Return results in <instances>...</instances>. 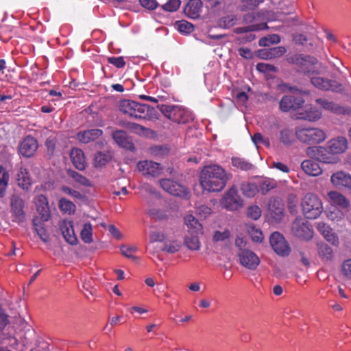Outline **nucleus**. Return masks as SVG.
<instances>
[{"label": "nucleus", "mask_w": 351, "mask_h": 351, "mask_svg": "<svg viewBox=\"0 0 351 351\" xmlns=\"http://www.w3.org/2000/svg\"><path fill=\"white\" fill-rule=\"evenodd\" d=\"M230 178L220 166L213 165L205 167L201 171L199 182L203 190L208 192H219L222 191Z\"/></svg>", "instance_id": "f257e3e1"}, {"label": "nucleus", "mask_w": 351, "mask_h": 351, "mask_svg": "<svg viewBox=\"0 0 351 351\" xmlns=\"http://www.w3.org/2000/svg\"><path fill=\"white\" fill-rule=\"evenodd\" d=\"M120 111L130 118L154 121L158 119V112L152 106L134 100L123 99L119 101Z\"/></svg>", "instance_id": "f03ea898"}, {"label": "nucleus", "mask_w": 351, "mask_h": 351, "mask_svg": "<svg viewBox=\"0 0 351 351\" xmlns=\"http://www.w3.org/2000/svg\"><path fill=\"white\" fill-rule=\"evenodd\" d=\"M158 108L167 118L178 123L184 124L194 119L193 113L182 106L162 104Z\"/></svg>", "instance_id": "7ed1b4c3"}, {"label": "nucleus", "mask_w": 351, "mask_h": 351, "mask_svg": "<svg viewBox=\"0 0 351 351\" xmlns=\"http://www.w3.org/2000/svg\"><path fill=\"white\" fill-rule=\"evenodd\" d=\"M295 135L299 141L309 145L318 144L326 139L325 132L317 128L297 126Z\"/></svg>", "instance_id": "20e7f679"}, {"label": "nucleus", "mask_w": 351, "mask_h": 351, "mask_svg": "<svg viewBox=\"0 0 351 351\" xmlns=\"http://www.w3.org/2000/svg\"><path fill=\"white\" fill-rule=\"evenodd\" d=\"M290 63L295 64L298 71L308 75L319 73L317 60L310 56L295 54L288 58Z\"/></svg>", "instance_id": "39448f33"}, {"label": "nucleus", "mask_w": 351, "mask_h": 351, "mask_svg": "<svg viewBox=\"0 0 351 351\" xmlns=\"http://www.w3.org/2000/svg\"><path fill=\"white\" fill-rule=\"evenodd\" d=\"M302 211L307 219L317 218L322 213L323 206L319 198L313 193H307L302 201Z\"/></svg>", "instance_id": "423d86ee"}, {"label": "nucleus", "mask_w": 351, "mask_h": 351, "mask_svg": "<svg viewBox=\"0 0 351 351\" xmlns=\"http://www.w3.org/2000/svg\"><path fill=\"white\" fill-rule=\"evenodd\" d=\"M179 180L173 178H163L159 180L160 187L167 193L182 198H187L189 191L187 187L180 184Z\"/></svg>", "instance_id": "0eeeda50"}, {"label": "nucleus", "mask_w": 351, "mask_h": 351, "mask_svg": "<svg viewBox=\"0 0 351 351\" xmlns=\"http://www.w3.org/2000/svg\"><path fill=\"white\" fill-rule=\"evenodd\" d=\"M306 154L310 157L314 158L317 160L324 163L335 164L338 162L337 157L334 156L328 147H308L306 150Z\"/></svg>", "instance_id": "6e6552de"}, {"label": "nucleus", "mask_w": 351, "mask_h": 351, "mask_svg": "<svg viewBox=\"0 0 351 351\" xmlns=\"http://www.w3.org/2000/svg\"><path fill=\"white\" fill-rule=\"evenodd\" d=\"M221 205L228 210H237L243 206V200L234 186L226 193L221 200Z\"/></svg>", "instance_id": "1a4fd4ad"}, {"label": "nucleus", "mask_w": 351, "mask_h": 351, "mask_svg": "<svg viewBox=\"0 0 351 351\" xmlns=\"http://www.w3.org/2000/svg\"><path fill=\"white\" fill-rule=\"evenodd\" d=\"M270 245L274 252L281 256H287L290 254L291 248L282 234L278 232H273L270 236Z\"/></svg>", "instance_id": "9d476101"}, {"label": "nucleus", "mask_w": 351, "mask_h": 351, "mask_svg": "<svg viewBox=\"0 0 351 351\" xmlns=\"http://www.w3.org/2000/svg\"><path fill=\"white\" fill-rule=\"evenodd\" d=\"M291 232L295 237L306 240L311 239L313 234L308 222L302 218H297L292 223Z\"/></svg>", "instance_id": "9b49d317"}, {"label": "nucleus", "mask_w": 351, "mask_h": 351, "mask_svg": "<svg viewBox=\"0 0 351 351\" xmlns=\"http://www.w3.org/2000/svg\"><path fill=\"white\" fill-rule=\"evenodd\" d=\"M311 84L316 88L322 90H331L333 92H341L343 90L341 84L336 80H332L319 76L310 77Z\"/></svg>", "instance_id": "f8f14e48"}, {"label": "nucleus", "mask_w": 351, "mask_h": 351, "mask_svg": "<svg viewBox=\"0 0 351 351\" xmlns=\"http://www.w3.org/2000/svg\"><path fill=\"white\" fill-rule=\"evenodd\" d=\"M304 102L300 95H290L284 96L280 102V108L283 112L297 110L302 107Z\"/></svg>", "instance_id": "ddd939ff"}, {"label": "nucleus", "mask_w": 351, "mask_h": 351, "mask_svg": "<svg viewBox=\"0 0 351 351\" xmlns=\"http://www.w3.org/2000/svg\"><path fill=\"white\" fill-rule=\"evenodd\" d=\"M240 263L245 267L254 270L260 263V259L257 255L249 250L239 252Z\"/></svg>", "instance_id": "4468645a"}, {"label": "nucleus", "mask_w": 351, "mask_h": 351, "mask_svg": "<svg viewBox=\"0 0 351 351\" xmlns=\"http://www.w3.org/2000/svg\"><path fill=\"white\" fill-rule=\"evenodd\" d=\"M60 230L64 240L72 245L78 243L77 237L74 232L73 222L69 220H63L59 224Z\"/></svg>", "instance_id": "2eb2a0df"}, {"label": "nucleus", "mask_w": 351, "mask_h": 351, "mask_svg": "<svg viewBox=\"0 0 351 351\" xmlns=\"http://www.w3.org/2000/svg\"><path fill=\"white\" fill-rule=\"evenodd\" d=\"M268 211L274 221H280L284 213V204L282 199L278 197L271 198L268 204Z\"/></svg>", "instance_id": "dca6fc26"}, {"label": "nucleus", "mask_w": 351, "mask_h": 351, "mask_svg": "<svg viewBox=\"0 0 351 351\" xmlns=\"http://www.w3.org/2000/svg\"><path fill=\"white\" fill-rule=\"evenodd\" d=\"M38 147V142L36 138L31 136L25 137L19 145V153L24 157L32 156Z\"/></svg>", "instance_id": "f3484780"}, {"label": "nucleus", "mask_w": 351, "mask_h": 351, "mask_svg": "<svg viewBox=\"0 0 351 351\" xmlns=\"http://www.w3.org/2000/svg\"><path fill=\"white\" fill-rule=\"evenodd\" d=\"M137 167L140 171L143 172V175H149L154 177L159 176L162 170L160 164L149 160L138 162Z\"/></svg>", "instance_id": "a211bd4d"}, {"label": "nucleus", "mask_w": 351, "mask_h": 351, "mask_svg": "<svg viewBox=\"0 0 351 351\" xmlns=\"http://www.w3.org/2000/svg\"><path fill=\"white\" fill-rule=\"evenodd\" d=\"M201 0H189L184 8L185 15L192 19H198L202 11Z\"/></svg>", "instance_id": "6ab92c4d"}, {"label": "nucleus", "mask_w": 351, "mask_h": 351, "mask_svg": "<svg viewBox=\"0 0 351 351\" xmlns=\"http://www.w3.org/2000/svg\"><path fill=\"white\" fill-rule=\"evenodd\" d=\"M23 202L20 198H12L11 200V212L14 217L13 221L18 223H22L25 219V215L23 211Z\"/></svg>", "instance_id": "aec40b11"}, {"label": "nucleus", "mask_w": 351, "mask_h": 351, "mask_svg": "<svg viewBox=\"0 0 351 351\" xmlns=\"http://www.w3.org/2000/svg\"><path fill=\"white\" fill-rule=\"evenodd\" d=\"M330 181L337 187L351 189V176L343 171H338L331 176Z\"/></svg>", "instance_id": "412c9836"}, {"label": "nucleus", "mask_w": 351, "mask_h": 351, "mask_svg": "<svg viewBox=\"0 0 351 351\" xmlns=\"http://www.w3.org/2000/svg\"><path fill=\"white\" fill-rule=\"evenodd\" d=\"M103 134V131L100 129H91L79 132L77 135V139L84 144L88 143L97 139Z\"/></svg>", "instance_id": "4be33fe9"}, {"label": "nucleus", "mask_w": 351, "mask_h": 351, "mask_svg": "<svg viewBox=\"0 0 351 351\" xmlns=\"http://www.w3.org/2000/svg\"><path fill=\"white\" fill-rule=\"evenodd\" d=\"M322 117V112L315 107H306L298 112L296 119L306 120L308 121H316Z\"/></svg>", "instance_id": "5701e85b"}, {"label": "nucleus", "mask_w": 351, "mask_h": 351, "mask_svg": "<svg viewBox=\"0 0 351 351\" xmlns=\"http://www.w3.org/2000/svg\"><path fill=\"white\" fill-rule=\"evenodd\" d=\"M36 206L38 213L43 221H47L50 217V211L47 199L45 195H40L36 199Z\"/></svg>", "instance_id": "b1692460"}, {"label": "nucleus", "mask_w": 351, "mask_h": 351, "mask_svg": "<svg viewBox=\"0 0 351 351\" xmlns=\"http://www.w3.org/2000/svg\"><path fill=\"white\" fill-rule=\"evenodd\" d=\"M348 142L344 137H338L328 142V148L334 156L345 152L347 149Z\"/></svg>", "instance_id": "393cba45"}, {"label": "nucleus", "mask_w": 351, "mask_h": 351, "mask_svg": "<svg viewBox=\"0 0 351 351\" xmlns=\"http://www.w3.org/2000/svg\"><path fill=\"white\" fill-rule=\"evenodd\" d=\"M295 135L293 134L292 129L285 127L280 130L278 134V139L279 142L284 145L291 146L295 141Z\"/></svg>", "instance_id": "a878e982"}, {"label": "nucleus", "mask_w": 351, "mask_h": 351, "mask_svg": "<svg viewBox=\"0 0 351 351\" xmlns=\"http://www.w3.org/2000/svg\"><path fill=\"white\" fill-rule=\"evenodd\" d=\"M16 177L19 186L23 190H27L32 185V180L27 169L22 167H20Z\"/></svg>", "instance_id": "bb28decb"}, {"label": "nucleus", "mask_w": 351, "mask_h": 351, "mask_svg": "<svg viewBox=\"0 0 351 351\" xmlns=\"http://www.w3.org/2000/svg\"><path fill=\"white\" fill-rule=\"evenodd\" d=\"M71 160L76 169L84 170L86 167L84 152L80 149L73 148L70 154Z\"/></svg>", "instance_id": "cd10ccee"}, {"label": "nucleus", "mask_w": 351, "mask_h": 351, "mask_svg": "<svg viewBox=\"0 0 351 351\" xmlns=\"http://www.w3.org/2000/svg\"><path fill=\"white\" fill-rule=\"evenodd\" d=\"M303 171L308 175L312 176H317L322 172V169L319 165L314 160H306L301 164Z\"/></svg>", "instance_id": "c85d7f7f"}, {"label": "nucleus", "mask_w": 351, "mask_h": 351, "mask_svg": "<svg viewBox=\"0 0 351 351\" xmlns=\"http://www.w3.org/2000/svg\"><path fill=\"white\" fill-rule=\"evenodd\" d=\"M316 103L319 104L324 110L332 112L336 114H345L346 112L343 107L333 101L325 99H317Z\"/></svg>", "instance_id": "c756f323"}, {"label": "nucleus", "mask_w": 351, "mask_h": 351, "mask_svg": "<svg viewBox=\"0 0 351 351\" xmlns=\"http://www.w3.org/2000/svg\"><path fill=\"white\" fill-rule=\"evenodd\" d=\"M113 138L115 142L121 147L127 149L134 148L133 144L127 136L126 133L122 130H118L113 133Z\"/></svg>", "instance_id": "7c9ffc66"}, {"label": "nucleus", "mask_w": 351, "mask_h": 351, "mask_svg": "<svg viewBox=\"0 0 351 351\" xmlns=\"http://www.w3.org/2000/svg\"><path fill=\"white\" fill-rule=\"evenodd\" d=\"M319 256L323 261H330L334 258L333 250L326 243H317Z\"/></svg>", "instance_id": "2f4dec72"}, {"label": "nucleus", "mask_w": 351, "mask_h": 351, "mask_svg": "<svg viewBox=\"0 0 351 351\" xmlns=\"http://www.w3.org/2000/svg\"><path fill=\"white\" fill-rule=\"evenodd\" d=\"M184 223L192 234L202 233V225L192 215H187L184 217Z\"/></svg>", "instance_id": "473e14b6"}, {"label": "nucleus", "mask_w": 351, "mask_h": 351, "mask_svg": "<svg viewBox=\"0 0 351 351\" xmlns=\"http://www.w3.org/2000/svg\"><path fill=\"white\" fill-rule=\"evenodd\" d=\"M328 197L332 202L343 208H348L350 206V202L341 193L337 191H330L328 193Z\"/></svg>", "instance_id": "72a5a7b5"}, {"label": "nucleus", "mask_w": 351, "mask_h": 351, "mask_svg": "<svg viewBox=\"0 0 351 351\" xmlns=\"http://www.w3.org/2000/svg\"><path fill=\"white\" fill-rule=\"evenodd\" d=\"M240 190L245 196L252 197L258 191V187L255 183L244 181L241 184Z\"/></svg>", "instance_id": "f704fd0d"}, {"label": "nucleus", "mask_w": 351, "mask_h": 351, "mask_svg": "<svg viewBox=\"0 0 351 351\" xmlns=\"http://www.w3.org/2000/svg\"><path fill=\"white\" fill-rule=\"evenodd\" d=\"M267 28V25L265 23H253L251 25L246 27H240L234 29V32L235 34H245L254 31L263 30Z\"/></svg>", "instance_id": "c9c22d12"}, {"label": "nucleus", "mask_w": 351, "mask_h": 351, "mask_svg": "<svg viewBox=\"0 0 351 351\" xmlns=\"http://www.w3.org/2000/svg\"><path fill=\"white\" fill-rule=\"evenodd\" d=\"M67 174L75 182H76L77 183L80 184L82 186H91V182L88 179H87L85 176L80 174L79 173H77V171H75L74 170L69 169L67 171Z\"/></svg>", "instance_id": "e433bc0d"}, {"label": "nucleus", "mask_w": 351, "mask_h": 351, "mask_svg": "<svg viewBox=\"0 0 351 351\" xmlns=\"http://www.w3.org/2000/svg\"><path fill=\"white\" fill-rule=\"evenodd\" d=\"M233 167L243 171H249L254 168V165L244 158L234 157L232 158Z\"/></svg>", "instance_id": "4c0bfd02"}, {"label": "nucleus", "mask_w": 351, "mask_h": 351, "mask_svg": "<svg viewBox=\"0 0 351 351\" xmlns=\"http://www.w3.org/2000/svg\"><path fill=\"white\" fill-rule=\"evenodd\" d=\"M9 180V174L6 169L0 166V197L5 195V190Z\"/></svg>", "instance_id": "58836bf2"}, {"label": "nucleus", "mask_w": 351, "mask_h": 351, "mask_svg": "<svg viewBox=\"0 0 351 351\" xmlns=\"http://www.w3.org/2000/svg\"><path fill=\"white\" fill-rule=\"evenodd\" d=\"M175 26L180 33L184 34H191L194 30L193 25L185 20L176 21Z\"/></svg>", "instance_id": "ea45409f"}, {"label": "nucleus", "mask_w": 351, "mask_h": 351, "mask_svg": "<svg viewBox=\"0 0 351 351\" xmlns=\"http://www.w3.org/2000/svg\"><path fill=\"white\" fill-rule=\"evenodd\" d=\"M184 244L191 250H198L200 248L199 238L197 235H193V234L185 237Z\"/></svg>", "instance_id": "a19ab883"}, {"label": "nucleus", "mask_w": 351, "mask_h": 351, "mask_svg": "<svg viewBox=\"0 0 351 351\" xmlns=\"http://www.w3.org/2000/svg\"><path fill=\"white\" fill-rule=\"evenodd\" d=\"M80 237L82 240L86 243H90L93 241V230L90 223L84 225L81 230Z\"/></svg>", "instance_id": "79ce46f5"}, {"label": "nucleus", "mask_w": 351, "mask_h": 351, "mask_svg": "<svg viewBox=\"0 0 351 351\" xmlns=\"http://www.w3.org/2000/svg\"><path fill=\"white\" fill-rule=\"evenodd\" d=\"M59 208L65 213L71 214L75 210V205L66 198H61L59 201Z\"/></svg>", "instance_id": "37998d69"}, {"label": "nucleus", "mask_w": 351, "mask_h": 351, "mask_svg": "<svg viewBox=\"0 0 351 351\" xmlns=\"http://www.w3.org/2000/svg\"><path fill=\"white\" fill-rule=\"evenodd\" d=\"M181 248V243L178 241L173 240L167 241L164 243L162 248V251L167 252L169 254H174L178 252Z\"/></svg>", "instance_id": "c03bdc74"}, {"label": "nucleus", "mask_w": 351, "mask_h": 351, "mask_svg": "<svg viewBox=\"0 0 351 351\" xmlns=\"http://www.w3.org/2000/svg\"><path fill=\"white\" fill-rule=\"evenodd\" d=\"M280 42V37L278 34H271L263 37L259 40V45L267 47L269 45L278 44Z\"/></svg>", "instance_id": "a18cd8bd"}, {"label": "nucleus", "mask_w": 351, "mask_h": 351, "mask_svg": "<svg viewBox=\"0 0 351 351\" xmlns=\"http://www.w3.org/2000/svg\"><path fill=\"white\" fill-rule=\"evenodd\" d=\"M110 156L109 154L99 152L95 154L94 157V165L95 167H101L105 165L110 160Z\"/></svg>", "instance_id": "49530a36"}, {"label": "nucleus", "mask_w": 351, "mask_h": 351, "mask_svg": "<svg viewBox=\"0 0 351 351\" xmlns=\"http://www.w3.org/2000/svg\"><path fill=\"white\" fill-rule=\"evenodd\" d=\"M221 25L225 28H230L233 25L237 24L239 21V19L234 14H230L226 16L221 19Z\"/></svg>", "instance_id": "de8ad7c7"}, {"label": "nucleus", "mask_w": 351, "mask_h": 351, "mask_svg": "<svg viewBox=\"0 0 351 351\" xmlns=\"http://www.w3.org/2000/svg\"><path fill=\"white\" fill-rule=\"evenodd\" d=\"M121 254L128 258H131L132 260H137L138 258L134 255L137 250V247L135 246H128V245H122L121 247Z\"/></svg>", "instance_id": "09e8293b"}, {"label": "nucleus", "mask_w": 351, "mask_h": 351, "mask_svg": "<svg viewBox=\"0 0 351 351\" xmlns=\"http://www.w3.org/2000/svg\"><path fill=\"white\" fill-rule=\"evenodd\" d=\"M149 215L156 220H165L167 219V215L165 211L158 208H151L148 211Z\"/></svg>", "instance_id": "8fccbe9b"}, {"label": "nucleus", "mask_w": 351, "mask_h": 351, "mask_svg": "<svg viewBox=\"0 0 351 351\" xmlns=\"http://www.w3.org/2000/svg\"><path fill=\"white\" fill-rule=\"evenodd\" d=\"M180 0H169L166 3L162 5V8L167 12H175L180 6Z\"/></svg>", "instance_id": "3c124183"}, {"label": "nucleus", "mask_w": 351, "mask_h": 351, "mask_svg": "<svg viewBox=\"0 0 351 351\" xmlns=\"http://www.w3.org/2000/svg\"><path fill=\"white\" fill-rule=\"evenodd\" d=\"M242 3L241 10H254L263 1L261 0H241Z\"/></svg>", "instance_id": "603ef678"}, {"label": "nucleus", "mask_w": 351, "mask_h": 351, "mask_svg": "<svg viewBox=\"0 0 351 351\" xmlns=\"http://www.w3.org/2000/svg\"><path fill=\"white\" fill-rule=\"evenodd\" d=\"M56 143L57 137L56 135H51L47 138L45 141V145L47 147L49 154L51 155L53 154Z\"/></svg>", "instance_id": "864d4df0"}, {"label": "nucleus", "mask_w": 351, "mask_h": 351, "mask_svg": "<svg viewBox=\"0 0 351 351\" xmlns=\"http://www.w3.org/2000/svg\"><path fill=\"white\" fill-rule=\"evenodd\" d=\"M270 57L276 58L282 56L286 52L287 49L283 46H278L272 48H268Z\"/></svg>", "instance_id": "5fc2aeb1"}, {"label": "nucleus", "mask_w": 351, "mask_h": 351, "mask_svg": "<svg viewBox=\"0 0 351 351\" xmlns=\"http://www.w3.org/2000/svg\"><path fill=\"white\" fill-rule=\"evenodd\" d=\"M341 271L343 276L351 280V258L346 260L341 265Z\"/></svg>", "instance_id": "6e6d98bb"}, {"label": "nucleus", "mask_w": 351, "mask_h": 351, "mask_svg": "<svg viewBox=\"0 0 351 351\" xmlns=\"http://www.w3.org/2000/svg\"><path fill=\"white\" fill-rule=\"evenodd\" d=\"M274 186L275 184L273 181L270 180H265L260 182L258 191L260 190L262 194H266L271 189L274 188Z\"/></svg>", "instance_id": "4d7b16f0"}, {"label": "nucleus", "mask_w": 351, "mask_h": 351, "mask_svg": "<svg viewBox=\"0 0 351 351\" xmlns=\"http://www.w3.org/2000/svg\"><path fill=\"white\" fill-rule=\"evenodd\" d=\"M166 239V234L161 231H152L149 233V241L151 243L162 242Z\"/></svg>", "instance_id": "13d9d810"}, {"label": "nucleus", "mask_w": 351, "mask_h": 351, "mask_svg": "<svg viewBox=\"0 0 351 351\" xmlns=\"http://www.w3.org/2000/svg\"><path fill=\"white\" fill-rule=\"evenodd\" d=\"M230 237V232L228 230H226L223 232L215 231L213 237V240L214 242L223 241L229 239Z\"/></svg>", "instance_id": "bf43d9fd"}, {"label": "nucleus", "mask_w": 351, "mask_h": 351, "mask_svg": "<svg viewBox=\"0 0 351 351\" xmlns=\"http://www.w3.org/2000/svg\"><path fill=\"white\" fill-rule=\"evenodd\" d=\"M108 62L113 64L117 68H123L125 65V62L123 57H109L108 58Z\"/></svg>", "instance_id": "052dcab7"}, {"label": "nucleus", "mask_w": 351, "mask_h": 351, "mask_svg": "<svg viewBox=\"0 0 351 351\" xmlns=\"http://www.w3.org/2000/svg\"><path fill=\"white\" fill-rule=\"evenodd\" d=\"M34 230L39 236L40 239L45 243L49 240V237L47 234L46 230L42 226L34 223Z\"/></svg>", "instance_id": "680f3d73"}, {"label": "nucleus", "mask_w": 351, "mask_h": 351, "mask_svg": "<svg viewBox=\"0 0 351 351\" xmlns=\"http://www.w3.org/2000/svg\"><path fill=\"white\" fill-rule=\"evenodd\" d=\"M62 191L64 193L78 199H82L84 197V195L80 193L79 191H75L74 189H71L69 186H63L61 189Z\"/></svg>", "instance_id": "e2e57ef3"}, {"label": "nucleus", "mask_w": 351, "mask_h": 351, "mask_svg": "<svg viewBox=\"0 0 351 351\" xmlns=\"http://www.w3.org/2000/svg\"><path fill=\"white\" fill-rule=\"evenodd\" d=\"M261 215V208L258 206H252L248 208L247 216L252 219L256 220Z\"/></svg>", "instance_id": "0e129e2a"}, {"label": "nucleus", "mask_w": 351, "mask_h": 351, "mask_svg": "<svg viewBox=\"0 0 351 351\" xmlns=\"http://www.w3.org/2000/svg\"><path fill=\"white\" fill-rule=\"evenodd\" d=\"M128 128L133 132L138 134H143L145 131L147 130V128H145L144 126L134 123H128Z\"/></svg>", "instance_id": "69168bd1"}, {"label": "nucleus", "mask_w": 351, "mask_h": 351, "mask_svg": "<svg viewBox=\"0 0 351 351\" xmlns=\"http://www.w3.org/2000/svg\"><path fill=\"white\" fill-rule=\"evenodd\" d=\"M324 237L328 242L331 243L335 246H337L339 243L338 237L332 232V229L328 231Z\"/></svg>", "instance_id": "338daca9"}, {"label": "nucleus", "mask_w": 351, "mask_h": 351, "mask_svg": "<svg viewBox=\"0 0 351 351\" xmlns=\"http://www.w3.org/2000/svg\"><path fill=\"white\" fill-rule=\"evenodd\" d=\"M257 69L261 72H276V68L271 64L266 63H258L256 66Z\"/></svg>", "instance_id": "774afa93"}]
</instances>
